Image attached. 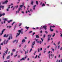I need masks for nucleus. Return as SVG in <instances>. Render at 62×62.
Returning a JSON list of instances; mask_svg holds the SVG:
<instances>
[{
  "label": "nucleus",
  "mask_w": 62,
  "mask_h": 62,
  "mask_svg": "<svg viewBox=\"0 0 62 62\" xmlns=\"http://www.w3.org/2000/svg\"><path fill=\"white\" fill-rule=\"evenodd\" d=\"M8 40H7L6 41V40L5 39L4 41H3V43L4 45H7V44H8Z\"/></svg>",
  "instance_id": "f257e3e1"
},
{
  "label": "nucleus",
  "mask_w": 62,
  "mask_h": 62,
  "mask_svg": "<svg viewBox=\"0 0 62 62\" xmlns=\"http://www.w3.org/2000/svg\"><path fill=\"white\" fill-rule=\"evenodd\" d=\"M54 56V54H50L49 56V59L50 58H53V56Z\"/></svg>",
  "instance_id": "f03ea898"
},
{
  "label": "nucleus",
  "mask_w": 62,
  "mask_h": 62,
  "mask_svg": "<svg viewBox=\"0 0 62 62\" xmlns=\"http://www.w3.org/2000/svg\"><path fill=\"white\" fill-rule=\"evenodd\" d=\"M52 34H49L48 36V38H47V40L49 41L50 40V38L51 37V36Z\"/></svg>",
  "instance_id": "7ed1b4c3"
},
{
  "label": "nucleus",
  "mask_w": 62,
  "mask_h": 62,
  "mask_svg": "<svg viewBox=\"0 0 62 62\" xmlns=\"http://www.w3.org/2000/svg\"><path fill=\"white\" fill-rule=\"evenodd\" d=\"M25 57L24 58H23L22 59H21L20 60V61H22V60H25V59H26V58H27V57H28V56L27 55H26L25 56Z\"/></svg>",
  "instance_id": "20e7f679"
},
{
  "label": "nucleus",
  "mask_w": 62,
  "mask_h": 62,
  "mask_svg": "<svg viewBox=\"0 0 62 62\" xmlns=\"http://www.w3.org/2000/svg\"><path fill=\"white\" fill-rule=\"evenodd\" d=\"M23 29H21V30H19L18 31V32L19 33H21V34H23Z\"/></svg>",
  "instance_id": "39448f33"
},
{
  "label": "nucleus",
  "mask_w": 62,
  "mask_h": 62,
  "mask_svg": "<svg viewBox=\"0 0 62 62\" xmlns=\"http://www.w3.org/2000/svg\"><path fill=\"white\" fill-rule=\"evenodd\" d=\"M6 30V29H3L2 31V33H0V36H2V34H3V33H4V32L5 30Z\"/></svg>",
  "instance_id": "423d86ee"
},
{
  "label": "nucleus",
  "mask_w": 62,
  "mask_h": 62,
  "mask_svg": "<svg viewBox=\"0 0 62 62\" xmlns=\"http://www.w3.org/2000/svg\"><path fill=\"white\" fill-rule=\"evenodd\" d=\"M10 38L11 39H12V37L10 35L9 38H8V40H10Z\"/></svg>",
  "instance_id": "0eeeda50"
},
{
  "label": "nucleus",
  "mask_w": 62,
  "mask_h": 62,
  "mask_svg": "<svg viewBox=\"0 0 62 62\" xmlns=\"http://www.w3.org/2000/svg\"><path fill=\"white\" fill-rule=\"evenodd\" d=\"M46 27H47V26H46L45 25V26H43V28H44L45 30H46L47 29V28H46Z\"/></svg>",
  "instance_id": "6e6552de"
},
{
  "label": "nucleus",
  "mask_w": 62,
  "mask_h": 62,
  "mask_svg": "<svg viewBox=\"0 0 62 62\" xmlns=\"http://www.w3.org/2000/svg\"><path fill=\"white\" fill-rule=\"evenodd\" d=\"M0 8H2V9H4V6H0Z\"/></svg>",
  "instance_id": "1a4fd4ad"
},
{
  "label": "nucleus",
  "mask_w": 62,
  "mask_h": 62,
  "mask_svg": "<svg viewBox=\"0 0 62 62\" xmlns=\"http://www.w3.org/2000/svg\"><path fill=\"white\" fill-rule=\"evenodd\" d=\"M6 49H7V50L6 51H5V52L6 54H7V53L8 52V48H6Z\"/></svg>",
  "instance_id": "9d476101"
},
{
  "label": "nucleus",
  "mask_w": 62,
  "mask_h": 62,
  "mask_svg": "<svg viewBox=\"0 0 62 62\" xmlns=\"http://www.w3.org/2000/svg\"><path fill=\"white\" fill-rule=\"evenodd\" d=\"M36 6H37V5H35L33 6V10H35V7H36Z\"/></svg>",
  "instance_id": "9b49d317"
},
{
  "label": "nucleus",
  "mask_w": 62,
  "mask_h": 62,
  "mask_svg": "<svg viewBox=\"0 0 62 62\" xmlns=\"http://www.w3.org/2000/svg\"><path fill=\"white\" fill-rule=\"evenodd\" d=\"M25 41H26L24 39H23L22 40V43H23V42H25Z\"/></svg>",
  "instance_id": "f8f14e48"
},
{
  "label": "nucleus",
  "mask_w": 62,
  "mask_h": 62,
  "mask_svg": "<svg viewBox=\"0 0 62 62\" xmlns=\"http://www.w3.org/2000/svg\"><path fill=\"white\" fill-rule=\"evenodd\" d=\"M37 43H40V44H41V41H37Z\"/></svg>",
  "instance_id": "ddd939ff"
},
{
  "label": "nucleus",
  "mask_w": 62,
  "mask_h": 62,
  "mask_svg": "<svg viewBox=\"0 0 62 62\" xmlns=\"http://www.w3.org/2000/svg\"><path fill=\"white\" fill-rule=\"evenodd\" d=\"M32 45L34 46L35 44V41H34L32 43Z\"/></svg>",
  "instance_id": "4468645a"
},
{
  "label": "nucleus",
  "mask_w": 62,
  "mask_h": 62,
  "mask_svg": "<svg viewBox=\"0 0 62 62\" xmlns=\"http://www.w3.org/2000/svg\"><path fill=\"white\" fill-rule=\"evenodd\" d=\"M17 35H16V37H18V36H19V35H20V33H17Z\"/></svg>",
  "instance_id": "2eb2a0df"
},
{
  "label": "nucleus",
  "mask_w": 62,
  "mask_h": 62,
  "mask_svg": "<svg viewBox=\"0 0 62 62\" xmlns=\"http://www.w3.org/2000/svg\"><path fill=\"white\" fill-rule=\"evenodd\" d=\"M7 28H10L11 27V26H8L7 27Z\"/></svg>",
  "instance_id": "dca6fc26"
},
{
  "label": "nucleus",
  "mask_w": 62,
  "mask_h": 62,
  "mask_svg": "<svg viewBox=\"0 0 62 62\" xmlns=\"http://www.w3.org/2000/svg\"><path fill=\"white\" fill-rule=\"evenodd\" d=\"M50 31H54V30L52 29V28H51V27H50Z\"/></svg>",
  "instance_id": "f3484780"
},
{
  "label": "nucleus",
  "mask_w": 62,
  "mask_h": 62,
  "mask_svg": "<svg viewBox=\"0 0 62 62\" xmlns=\"http://www.w3.org/2000/svg\"><path fill=\"white\" fill-rule=\"evenodd\" d=\"M36 5H38V4H39V2H38V1L36 0Z\"/></svg>",
  "instance_id": "a211bd4d"
},
{
  "label": "nucleus",
  "mask_w": 62,
  "mask_h": 62,
  "mask_svg": "<svg viewBox=\"0 0 62 62\" xmlns=\"http://www.w3.org/2000/svg\"><path fill=\"white\" fill-rule=\"evenodd\" d=\"M31 4L32 5H33V0H31Z\"/></svg>",
  "instance_id": "6ab92c4d"
},
{
  "label": "nucleus",
  "mask_w": 62,
  "mask_h": 62,
  "mask_svg": "<svg viewBox=\"0 0 62 62\" xmlns=\"http://www.w3.org/2000/svg\"><path fill=\"white\" fill-rule=\"evenodd\" d=\"M4 2H5V3L6 4H7V3L8 2V1L6 0Z\"/></svg>",
  "instance_id": "aec40b11"
},
{
  "label": "nucleus",
  "mask_w": 62,
  "mask_h": 62,
  "mask_svg": "<svg viewBox=\"0 0 62 62\" xmlns=\"http://www.w3.org/2000/svg\"><path fill=\"white\" fill-rule=\"evenodd\" d=\"M36 38H39V36L38 35H36Z\"/></svg>",
  "instance_id": "412c9836"
},
{
  "label": "nucleus",
  "mask_w": 62,
  "mask_h": 62,
  "mask_svg": "<svg viewBox=\"0 0 62 62\" xmlns=\"http://www.w3.org/2000/svg\"><path fill=\"white\" fill-rule=\"evenodd\" d=\"M15 51H16V50L15 49H13L12 50V52H15Z\"/></svg>",
  "instance_id": "4be33fe9"
},
{
  "label": "nucleus",
  "mask_w": 62,
  "mask_h": 62,
  "mask_svg": "<svg viewBox=\"0 0 62 62\" xmlns=\"http://www.w3.org/2000/svg\"><path fill=\"white\" fill-rule=\"evenodd\" d=\"M25 28H26V29H29V27L26 26L25 27Z\"/></svg>",
  "instance_id": "5701e85b"
},
{
  "label": "nucleus",
  "mask_w": 62,
  "mask_h": 62,
  "mask_svg": "<svg viewBox=\"0 0 62 62\" xmlns=\"http://www.w3.org/2000/svg\"><path fill=\"white\" fill-rule=\"evenodd\" d=\"M18 5H17V6H15V7L17 9L18 7Z\"/></svg>",
  "instance_id": "b1692460"
},
{
  "label": "nucleus",
  "mask_w": 62,
  "mask_h": 62,
  "mask_svg": "<svg viewBox=\"0 0 62 62\" xmlns=\"http://www.w3.org/2000/svg\"><path fill=\"white\" fill-rule=\"evenodd\" d=\"M10 57V55H9V56H8L7 57V59H9Z\"/></svg>",
  "instance_id": "393cba45"
},
{
  "label": "nucleus",
  "mask_w": 62,
  "mask_h": 62,
  "mask_svg": "<svg viewBox=\"0 0 62 62\" xmlns=\"http://www.w3.org/2000/svg\"><path fill=\"white\" fill-rule=\"evenodd\" d=\"M28 50H27V51L25 52V54H26V53H28Z\"/></svg>",
  "instance_id": "a878e982"
},
{
  "label": "nucleus",
  "mask_w": 62,
  "mask_h": 62,
  "mask_svg": "<svg viewBox=\"0 0 62 62\" xmlns=\"http://www.w3.org/2000/svg\"><path fill=\"white\" fill-rule=\"evenodd\" d=\"M55 33H54L53 34V35L52 36L53 37H54V36H55Z\"/></svg>",
  "instance_id": "bb28decb"
},
{
  "label": "nucleus",
  "mask_w": 62,
  "mask_h": 62,
  "mask_svg": "<svg viewBox=\"0 0 62 62\" xmlns=\"http://www.w3.org/2000/svg\"><path fill=\"white\" fill-rule=\"evenodd\" d=\"M45 6V4H44L43 3L42 4V7H43V6Z\"/></svg>",
  "instance_id": "cd10ccee"
},
{
  "label": "nucleus",
  "mask_w": 62,
  "mask_h": 62,
  "mask_svg": "<svg viewBox=\"0 0 62 62\" xmlns=\"http://www.w3.org/2000/svg\"><path fill=\"white\" fill-rule=\"evenodd\" d=\"M51 49L52 50H53V52H54V49L52 48H51Z\"/></svg>",
  "instance_id": "c85d7f7f"
},
{
  "label": "nucleus",
  "mask_w": 62,
  "mask_h": 62,
  "mask_svg": "<svg viewBox=\"0 0 62 62\" xmlns=\"http://www.w3.org/2000/svg\"><path fill=\"white\" fill-rule=\"evenodd\" d=\"M21 9H22L21 8H18V10H19V11H20V10H21Z\"/></svg>",
  "instance_id": "c756f323"
},
{
  "label": "nucleus",
  "mask_w": 62,
  "mask_h": 62,
  "mask_svg": "<svg viewBox=\"0 0 62 62\" xmlns=\"http://www.w3.org/2000/svg\"><path fill=\"white\" fill-rule=\"evenodd\" d=\"M3 44H4V42L1 43V45H2V46L3 45Z\"/></svg>",
  "instance_id": "7c9ffc66"
},
{
  "label": "nucleus",
  "mask_w": 62,
  "mask_h": 62,
  "mask_svg": "<svg viewBox=\"0 0 62 62\" xmlns=\"http://www.w3.org/2000/svg\"><path fill=\"white\" fill-rule=\"evenodd\" d=\"M23 5H20V8H23Z\"/></svg>",
  "instance_id": "2f4dec72"
},
{
  "label": "nucleus",
  "mask_w": 62,
  "mask_h": 62,
  "mask_svg": "<svg viewBox=\"0 0 62 62\" xmlns=\"http://www.w3.org/2000/svg\"><path fill=\"white\" fill-rule=\"evenodd\" d=\"M60 48V46L59 45L58 46L57 48L58 49H59Z\"/></svg>",
  "instance_id": "473e14b6"
},
{
  "label": "nucleus",
  "mask_w": 62,
  "mask_h": 62,
  "mask_svg": "<svg viewBox=\"0 0 62 62\" xmlns=\"http://www.w3.org/2000/svg\"><path fill=\"white\" fill-rule=\"evenodd\" d=\"M2 16H3L2 14H0V17H2Z\"/></svg>",
  "instance_id": "72a5a7b5"
},
{
  "label": "nucleus",
  "mask_w": 62,
  "mask_h": 62,
  "mask_svg": "<svg viewBox=\"0 0 62 62\" xmlns=\"http://www.w3.org/2000/svg\"><path fill=\"white\" fill-rule=\"evenodd\" d=\"M50 27H55V26H50Z\"/></svg>",
  "instance_id": "f704fd0d"
},
{
  "label": "nucleus",
  "mask_w": 62,
  "mask_h": 62,
  "mask_svg": "<svg viewBox=\"0 0 62 62\" xmlns=\"http://www.w3.org/2000/svg\"><path fill=\"white\" fill-rule=\"evenodd\" d=\"M22 23H19V26H21V25H22Z\"/></svg>",
  "instance_id": "c9c22d12"
},
{
  "label": "nucleus",
  "mask_w": 62,
  "mask_h": 62,
  "mask_svg": "<svg viewBox=\"0 0 62 62\" xmlns=\"http://www.w3.org/2000/svg\"><path fill=\"white\" fill-rule=\"evenodd\" d=\"M19 11H19V10H18V11H16V13H19Z\"/></svg>",
  "instance_id": "e433bc0d"
},
{
  "label": "nucleus",
  "mask_w": 62,
  "mask_h": 62,
  "mask_svg": "<svg viewBox=\"0 0 62 62\" xmlns=\"http://www.w3.org/2000/svg\"><path fill=\"white\" fill-rule=\"evenodd\" d=\"M45 32L46 33V34H48V32L46 31H45Z\"/></svg>",
  "instance_id": "4c0bfd02"
},
{
  "label": "nucleus",
  "mask_w": 62,
  "mask_h": 62,
  "mask_svg": "<svg viewBox=\"0 0 62 62\" xmlns=\"http://www.w3.org/2000/svg\"><path fill=\"white\" fill-rule=\"evenodd\" d=\"M46 36V35L45 34H44L43 36V38H45V37Z\"/></svg>",
  "instance_id": "58836bf2"
},
{
  "label": "nucleus",
  "mask_w": 62,
  "mask_h": 62,
  "mask_svg": "<svg viewBox=\"0 0 62 62\" xmlns=\"http://www.w3.org/2000/svg\"><path fill=\"white\" fill-rule=\"evenodd\" d=\"M39 50H40V49L39 48L38 49V52H39Z\"/></svg>",
  "instance_id": "ea45409f"
},
{
  "label": "nucleus",
  "mask_w": 62,
  "mask_h": 62,
  "mask_svg": "<svg viewBox=\"0 0 62 62\" xmlns=\"http://www.w3.org/2000/svg\"><path fill=\"white\" fill-rule=\"evenodd\" d=\"M9 36V34H7L6 35V38H7Z\"/></svg>",
  "instance_id": "a19ab883"
},
{
  "label": "nucleus",
  "mask_w": 62,
  "mask_h": 62,
  "mask_svg": "<svg viewBox=\"0 0 62 62\" xmlns=\"http://www.w3.org/2000/svg\"><path fill=\"white\" fill-rule=\"evenodd\" d=\"M10 6H11V5H9V7H8V9H9V8H10Z\"/></svg>",
  "instance_id": "79ce46f5"
},
{
  "label": "nucleus",
  "mask_w": 62,
  "mask_h": 62,
  "mask_svg": "<svg viewBox=\"0 0 62 62\" xmlns=\"http://www.w3.org/2000/svg\"><path fill=\"white\" fill-rule=\"evenodd\" d=\"M32 48H31L30 50V52H31L32 51Z\"/></svg>",
  "instance_id": "37998d69"
},
{
  "label": "nucleus",
  "mask_w": 62,
  "mask_h": 62,
  "mask_svg": "<svg viewBox=\"0 0 62 62\" xmlns=\"http://www.w3.org/2000/svg\"><path fill=\"white\" fill-rule=\"evenodd\" d=\"M17 41V40H15L14 41H13V43H14V42H15L16 41Z\"/></svg>",
  "instance_id": "c03bdc74"
},
{
  "label": "nucleus",
  "mask_w": 62,
  "mask_h": 62,
  "mask_svg": "<svg viewBox=\"0 0 62 62\" xmlns=\"http://www.w3.org/2000/svg\"><path fill=\"white\" fill-rule=\"evenodd\" d=\"M6 34H5L4 36V37H6Z\"/></svg>",
  "instance_id": "a18cd8bd"
},
{
  "label": "nucleus",
  "mask_w": 62,
  "mask_h": 62,
  "mask_svg": "<svg viewBox=\"0 0 62 62\" xmlns=\"http://www.w3.org/2000/svg\"><path fill=\"white\" fill-rule=\"evenodd\" d=\"M60 41H59L58 43V45H59L60 44Z\"/></svg>",
  "instance_id": "49530a36"
},
{
  "label": "nucleus",
  "mask_w": 62,
  "mask_h": 62,
  "mask_svg": "<svg viewBox=\"0 0 62 62\" xmlns=\"http://www.w3.org/2000/svg\"><path fill=\"white\" fill-rule=\"evenodd\" d=\"M41 40H42V42H43V39H42V38H41Z\"/></svg>",
  "instance_id": "de8ad7c7"
},
{
  "label": "nucleus",
  "mask_w": 62,
  "mask_h": 62,
  "mask_svg": "<svg viewBox=\"0 0 62 62\" xmlns=\"http://www.w3.org/2000/svg\"><path fill=\"white\" fill-rule=\"evenodd\" d=\"M2 4H3V5H4V4H5V2H3L2 3Z\"/></svg>",
  "instance_id": "09e8293b"
},
{
  "label": "nucleus",
  "mask_w": 62,
  "mask_h": 62,
  "mask_svg": "<svg viewBox=\"0 0 62 62\" xmlns=\"http://www.w3.org/2000/svg\"><path fill=\"white\" fill-rule=\"evenodd\" d=\"M7 19H8V18H7V19L5 18H4V20H5V21H7Z\"/></svg>",
  "instance_id": "8fccbe9b"
},
{
  "label": "nucleus",
  "mask_w": 62,
  "mask_h": 62,
  "mask_svg": "<svg viewBox=\"0 0 62 62\" xmlns=\"http://www.w3.org/2000/svg\"><path fill=\"white\" fill-rule=\"evenodd\" d=\"M17 55H18L16 54L14 56V57H15L16 56H17Z\"/></svg>",
  "instance_id": "3c124183"
},
{
  "label": "nucleus",
  "mask_w": 62,
  "mask_h": 62,
  "mask_svg": "<svg viewBox=\"0 0 62 62\" xmlns=\"http://www.w3.org/2000/svg\"><path fill=\"white\" fill-rule=\"evenodd\" d=\"M3 56H5V55H6V53H4L3 54Z\"/></svg>",
  "instance_id": "603ef678"
},
{
  "label": "nucleus",
  "mask_w": 62,
  "mask_h": 62,
  "mask_svg": "<svg viewBox=\"0 0 62 62\" xmlns=\"http://www.w3.org/2000/svg\"><path fill=\"white\" fill-rule=\"evenodd\" d=\"M15 9V7H13V10H14Z\"/></svg>",
  "instance_id": "864d4df0"
},
{
  "label": "nucleus",
  "mask_w": 62,
  "mask_h": 62,
  "mask_svg": "<svg viewBox=\"0 0 62 62\" xmlns=\"http://www.w3.org/2000/svg\"><path fill=\"white\" fill-rule=\"evenodd\" d=\"M50 47V46H49L47 47V48H49Z\"/></svg>",
  "instance_id": "5fc2aeb1"
},
{
  "label": "nucleus",
  "mask_w": 62,
  "mask_h": 62,
  "mask_svg": "<svg viewBox=\"0 0 62 62\" xmlns=\"http://www.w3.org/2000/svg\"><path fill=\"white\" fill-rule=\"evenodd\" d=\"M39 28V27H37L36 28V29H38Z\"/></svg>",
  "instance_id": "6e6d98bb"
},
{
  "label": "nucleus",
  "mask_w": 62,
  "mask_h": 62,
  "mask_svg": "<svg viewBox=\"0 0 62 62\" xmlns=\"http://www.w3.org/2000/svg\"><path fill=\"white\" fill-rule=\"evenodd\" d=\"M2 16H3H3L5 15V13H3V14H2Z\"/></svg>",
  "instance_id": "4d7b16f0"
},
{
  "label": "nucleus",
  "mask_w": 62,
  "mask_h": 62,
  "mask_svg": "<svg viewBox=\"0 0 62 62\" xmlns=\"http://www.w3.org/2000/svg\"><path fill=\"white\" fill-rule=\"evenodd\" d=\"M15 23V22H13V23L12 24V25H13V24H14V23Z\"/></svg>",
  "instance_id": "13d9d810"
},
{
  "label": "nucleus",
  "mask_w": 62,
  "mask_h": 62,
  "mask_svg": "<svg viewBox=\"0 0 62 62\" xmlns=\"http://www.w3.org/2000/svg\"><path fill=\"white\" fill-rule=\"evenodd\" d=\"M6 10H7V11H8L9 10L8 9H6Z\"/></svg>",
  "instance_id": "bf43d9fd"
},
{
  "label": "nucleus",
  "mask_w": 62,
  "mask_h": 62,
  "mask_svg": "<svg viewBox=\"0 0 62 62\" xmlns=\"http://www.w3.org/2000/svg\"><path fill=\"white\" fill-rule=\"evenodd\" d=\"M35 34H36V33H35V32H34V33H33V35H34Z\"/></svg>",
  "instance_id": "052dcab7"
},
{
  "label": "nucleus",
  "mask_w": 62,
  "mask_h": 62,
  "mask_svg": "<svg viewBox=\"0 0 62 62\" xmlns=\"http://www.w3.org/2000/svg\"><path fill=\"white\" fill-rule=\"evenodd\" d=\"M37 56H38V55H36V56L35 57V58H37Z\"/></svg>",
  "instance_id": "680f3d73"
},
{
  "label": "nucleus",
  "mask_w": 62,
  "mask_h": 62,
  "mask_svg": "<svg viewBox=\"0 0 62 62\" xmlns=\"http://www.w3.org/2000/svg\"><path fill=\"white\" fill-rule=\"evenodd\" d=\"M54 45H55V46H56V44H55V43H54Z\"/></svg>",
  "instance_id": "e2e57ef3"
},
{
  "label": "nucleus",
  "mask_w": 62,
  "mask_h": 62,
  "mask_svg": "<svg viewBox=\"0 0 62 62\" xmlns=\"http://www.w3.org/2000/svg\"><path fill=\"white\" fill-rule=\"evenodd\" d=\"M32 31H31L29 32V33H32Z\"/></svg>",
  "instance_id": "0e129e2a"
},
{
  "label": "nucleus",
  "mask_w": 62,
  "mask_h": 62,
  "mask_svg": "<svg viewBox=\"0 0 62 62\" xmlns=\"http://www.w3.org/2000/svg\"><path fill=\"white\" fill-rule=\"evenodd\" d=\"M33 29L34 30H35L36 29L35 28H33Z\"/></svg>",
  "instance_id": "69168bd1"
},
{
  "label": "nucleus",
  "mask_w": 62,
  "mask_h": 62,
  "mask_svg": "<svg viewBox=\"0 0 62 62\" xmlns=\"http://www.w3.org/2000/svg\"><path fill=\"white\" fill-rule=\"evenodd\" d=\"M42 2H41V3L40 4V5H42Z\"/></svg>",
  "instance_id": "338daca9"
},
{
  "label": "nucleus",
  "mask_w": 62,
  "mask_h": 62,
  "mask_svg": "<svg viewBox=\"0 0 62 62\" xmlns=\"http://www.w3.org/2000/svg\"><path fill=\"white\" fill-rule=\"evenodd\" d=\"M60 34H61V35H60V37H62V33L61 34L60 33Z\"/></svg>",
  "instance_id": "774afa93"
}]
</instances>
